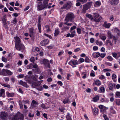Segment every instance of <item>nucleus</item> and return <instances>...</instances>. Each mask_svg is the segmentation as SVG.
<instances>
[{"instance_id":"f257e3e1","label":"nucleus","mask_w":120,"mask_h":120,"mask_svg":"<svg viewBox=\"0 0 120 120\" xmlns=\"http://www.w3.org/2000/svg\"><path fill=\"white\" fill-rule=\"evenodd\" d=\"M75 17L73 14L71 12H69L67 14L66 17L65 19V21H67V22L68 21L72 22Z\"/></svg>"},{"instance_id":"f03ea898","label":"nucleus","mask_w":120,"mask_h":120,"mask_svg":"<svg viewBox=\"0 0 120 120\" xmlns=\"http://www.w3.org/2000/svg\"><path fill=\"white\" fill-rule=\"evenodd\" d=\"M92 2H88L86 4L83 6V8L82 9V12L84 13L86 12V11L87 10L90 8L91 6L92 5Z\"/></svg>"},{"instance_id":"7ed1b4c3","label":"nucleus","mask_w":120,"mask_h":120,"mask_svg":"<svg viewBox=\"0 0 120 120\" xmlns=\"http://www.w3.org/2000/svg\"><path fill=\"white\" fill-rule=\"evenodd\" d=\"M93 21L96 22H99L101 20V17L99 16V14L97 13L93 14Z\"/></svg>"},{"instance_id":"20e7f679","label":"nucleus","mask_w":120,"mask_h":120,"mask_svg":"<svg viewBox=\"0 0 120 120\" xmlns=\"http://www.w3.org/2000/svg\"><path fill=\"white\" fill-rule=\"evenodd\" d=\"M15 48L17 50L19 51L23 50L25 48L24 45L22 44L15 45Z\"/></svg>"},{"instance_id":"39448f33","label":"nucleus","mask_w":120,"mask_h":120,"mask_svg":"<svg viewBox=\"0 0 120 120\" xmlns=\"http://www.w3.org/2000/svg\"><path fill=\"white\" fill-rule=\"evenodd\" d=\"M37 9L39 11H41L45 8L44 5H42L41 2H37Z\"/></svg>"},{"instance_id":"423d86ee","label":"nucleus","mask_w":120,"mask_h":120,"mask_svg":"<svg viewBox=\"0 0 120 120\" xmlns=\"http://www.w3.org/2000/svg\"><path fill=\"white\" fill-rule=\"evenodd\" d=\"M0 117L2 120H7L8 115L7 113L1 112L0 114Z\"/></svg>"},{"instance_id":"0eeeda50","label":"nucleus","mask_w":120,"mask_h":120,"mask_svg":"<svg viewBox=\"0 0 120 120\" xmlns=\"http://www.w3.org/2000/svg\"><path fill=\"white\" fill-rule=\"evenodd\" d=\"M71 6V3L70 2H67L66 4H65L62 7V9H69Z\"/></svg>"},{"instance_id":"6e6552de","label":"nucleus","mask_w":120,"mask_h":120,"mask_svg":"<svg viewBox=\"0 0 120 120\" xmlns=\"http://www.w3.org/2000/svg\"><path fill=\"white\" fill-rule=\"evenodd\" d=\"M49 41L48 39H45L41 41L40 43V45L42 46H44L46 45L47 44Z\"/></svg>"},{"instance_id":"1a4fd4ad","label":"nucleus","mask_w":120,"mask_h":120,"mask_svg":"<svg viewBox=\"0 0 120 120\" xmlns=\"http://www.w3.org/2000/svg\"><path fill=\"white\" fill-rule=\"evenodd\" d=\"M41 17L39 16L38 17V28L39 30V31L40 33L41 32V25L40 23L41 22Z\"/></svg>"},{"instance_id":"9d476101","label":"nucleus","mask_w":120,"mask_h":120,"mask_svg":"<svg viewBox=\"0 0 120 120\" xmlns=\"http://www.w3.org/2000/svg\"><path fill=\"white\" fill-rule=\"evenodd\" d=\"M110 3L111 4L116 5L119 3V0H109Z\"/></svg>"},{"instance_id":"9b49d317","label":"nucleus","mask_w":120,"mask_h":120,"mask_svg":"<svg viewBox=\"0 0 120 120\" xmlns=\"http://www.w3.org/2000/svg\"><path fill=\"white\" fill-rule=\"evenodd\" d=\"M75 33V31L74 30L71 33V34L69 33L67 34L66 37H68L70 36L72 38L74 36Z\"/></svg>"},{"instance_id":"f8f14e48","label":"nucleus","mask_w":120,"mask_h":120,"mask_svg":"<svg viewBox=\"0 0 120 120\" xmlns=\"http://www.w3.org/2000/svg\"><path fill=\"white\" fill-rule=\"evenodd\" d=\"M111 25V24L110 23H108L107 22H104L103 24V26L105 28H109Z\"/></svg>"},{"instance_id":"ddd939ff","label":"nucleus","mask_w":120,"mask_h":120,"mask_svg":"<svg viewBox=\"0 0 120 120\" xmlns=\"http://www.w3.org/2000/svg\"><path fill=\"white\" fill-rule=\"evenodd\" d=\"M100 54L98 52H97L93 53L92 54V56L93 57L95 58H97L100 56Z\"/></svg>"},{"instance_id":"4468645a","label":"nucleus","mask_w":120,"mask_h":120,"mask_svg":"<svg viewBox=\"0 0 120 120\" xmlns=\"http://www.w3.org/2000/svg\"><path fill=\"white\" fill-rule=\"evenodd\" d=\"M2 96L3 98L5 97V90L3 89H1L0 92V97Z\"/></svg>"},{"instance_id":"2eb2a0df","label":"nucleus","mask_w":120,"mask_h":120,"mask_svg":"<svg viewBox=\"0 0 120 120\" xmlns=\"http://www.w3.org/2000/svg\"><path fill=\"white\" fill-rule=\"evenodd\" d=\"M3 71L4 72H6L7 74L9 75H11L13 74L12 72L7 69H3Z\"/></svg>"},{"instance_id":"dca6fc26","label":"nucleus","mask_w":120,"mask_h":120,"mask_svg":"<svg viewBox=\"0 0 120 120\" xmlns=\"http://www.w3.org/2000/svg\"><path fill=\"white\" fill-rule=\"evenodd\" d=\"M40 82V81L33 82L32 84V86L34 88L38 86Z\"/></svg>"},{"instance_id":"f3484780","label":"nucleus","mask_w":120,"mask_h":120,"mask_svg":"<svg viewBox=\"0 0 120 120\" xmlns=\"http://www.w3.org/2000/svg\"><path fill=\"white\" fill-rule=\"evenodd\" d=\"M20 40L19 38L18 37L16 38V42L15 43V45L21 44L20 43Z\"/></svg>"},{"instance_id":"a211bd4d","label":"nucleus","mask_w":120,"mask_h":120,"mask_svg":"<svg viewBox=\"0 0 120 120\" xmlns=\"http://www.w3.org/2000/svg\"><path fill=\"white\" fill-rule=\"evenodd\" d=\"M2 20L3 23H4V24H6L7 19L6 15H4L3 16L2 18Z\"/></svg>"},{"instance_id":"6ab92c4d","label":"nucleus","mask_w":120,"mask_h":120,"mask_svg":"<svg viewBox=\"0 0 120 120\" xmlns=\"http://www.w3.org/2000/svg\"><path fill=\"white\" fill-rule=\"evenodd\" d=\"M107 37L109 39H112L113 37V35H112L111 32L109 31L107 33Z\"/></svg>"},{"instance_id":"aec40b11","label":"nucleus","mask_w":120,"mask_h":120,"mask_svg":"<svg viewBox=\"0 0 120 120\" xmlns=\"http://www.w3.org/2000/svg\"><path fill=\"white\" fill-rule=\"evenodd\" d=\"M99 37L102 40L105 41L106 39V37L104 35L102 34H100Z\"/></svg>"},{"instance_id":"412c9836","label":"nucleus","mask_w":120,"mask_h":120,"mask_svg":"<svg viewBox=\"0 0 120 120\" xmlns=\"http://www.w3.org/2000/svg\"><path fill=\"white\" fill-rule=\"evenodd\" d=\"M109 89L110 90H112L113 89V85L111 82H109L108 84Z\"/></svg>"},{"instance_id":"4be33fe9","label":"nucleus","mask_w":120,"mask_h":120,"mask_svg":"<svg viewBox=\"0 0 120 120\" xmlns=\"http://www.w3.org/2000/svg\"><path fill=\"white\" fill-rule=\"evenodd\" d=\"M86 16L89 18L90 19L92 20V21H93V16H92L90 14H86Z\"/></svg>"},{"instance_id":"5701e85b","label":"nucleus","mask_w":120,"mask_h":120,"mask_svg":"<svg viewBox=\"0 0 120 120\" xmlns=\"http://www.w3.org/2000/svg\"><path fill=\"white\" fill-rule=\"evenodd\" d=\"M99 97L98 96H97L93 98V101L94 102H96L98 100H99Z\"/></svg>"},{"instance_id":"b1692460","label":"nucleus","mask_w":120,"mask_h":120,"mask_svg":"<svg viewBox=\"0 0 120 120\" xmlns=\"http://www.w3.org/2000/svg\"><path fill=\"white\" fill-rule=\"evenodd\" d=\"M0 84L3 86L7 87L8 88H10V85L8 84H2V83H0Z\"/></svg>"},{"instance_id":"393cba45","label":"nucleus","mask_w":120,"mask_h":120,"mask_svg":"<svg viewBox=\"0 0 120 120\" xmlns=\"http://www.w3.org/2000/svg\"><path fill=\"white\" fill-rule=\"evenodd\" d=\"M95 43L97 45H99V46H101L103 44L102 42V41H100L99 42L98 40L96 41Z\"/></svg>"},{"instance_id":"a878e982","label":"nucleus","mask_w":120,"mask_h":120,"mask_svg":"<svg viewBox=\"0 0 120 120\" xmlns=\"http://www.w3.org/2000/svg\"><path fill=\"white\" fill-rule=\"evenodd\" d=\"M60 31H59V29H57L55 30V32L54 33V36L56 37L59 34Z\"/></svg>"},{"instance_id":"bb28decb","label":"nucleus","mask_w":120,"mask_h":120,"mask_svg":"<svg viewBox=\"0 0 120 120\" xmlns=\"http://www.w3.org/2000/svg\"><path fill=\"white\" fill-rule=\"evenodd\" d=\"M36 89L39 91H41L43 89V87L40 84L38 86V87L36 88Z\"/></svg>"},{"instance_id":"cd10ccee","label":"nucleus","mask_w":120,"mask_h":120,"mask_svg":"<svg viewBox=\"0 0 120 120\" xmlns=\"http://www.w3.org/2000/svg\"><path fill=\"white\" fill-rule=\"evenodd\" d=\"M48 2L45 0L43 2V5L45 7V8H47L48 6Z\"/></svg>"},{"instance_id":"c85d7f7f","label":"nucleus","mask_w":120,"mask_h":120,"mask_svg":"<svg viewBox=\"0 0 120 120\" xmlns=\"http://www.w3.org/2000/svg\"><path fill=\"white\" fill-rule=\"evenodd\" d=\"M96 84L98 86H99L101 84V83L99 80H97L95 81Z\"/></svg>"},{"instance_id":"c756f323","label":"nucleus","mask_w":120,"mask_h":120,"mask_svg":"<svg viewBox=\"0 0 120 120\" xmlns=\"http://www.w3.org/2000/svg\"><path fill=\"white\" fill-rule=\"evenodd\" d=\"M116 104L118 105H120V99H116Z\"/></svg>"},{"instance_id":"7c9ffc66","label":"nucleus","mask_w":120,"mask_h":120,"mask_svg":"<svg viewBox=\"0 0 120 120\" xmlns=\"http://www.w3.org/2000/svg\"><path fill=\"white\" fill-rule=\"evenodd\" d=\"M101 4V2L100 1H97L95 2V4L98 6H99Z\"/></svg>"},{"instance_id":"2f4dec72","label":"nucleus","mask_w":120,"mask_h":120,"mask_svg":"<svg viewBox=\"0 0 120 120\" xmlns=\"http://www.w3.org/2000/svg\"><path fill=\"white\" fill-rule=\"evenodd\" d=\"M43 64L45 65L46 64L49 62V61L47 59H44L43 60Z\"/></svg>"},{"instance_id":"473e14b6","label":"nucleus","mask_w":120,"mask_h":120,"mask_svg":"<svg viewBox=\"0 0 120 120\" xmlns=\"http://www.w3.org/2000/svg\"><path fill=\"white\" fill-rule=\"evenodd\" d=\"M69 101V99L68 98H66L65 99H64L63 102V103L64 104H65L67 103Z\"/></svg>"},{"instance_id":"72a5a7b5","label":"nucleus","mask_w":120,"mask_h":120,"mask_svg":"<svg viewBox=\"0 0 120 120\" xmlns=\"http://www.w3.org/2000/svg\"><path fill=\"white\" fill-rule=\"evenodd\" d=\"M115 31L116 32L118 35H120V31L118 29L116 28H115Z\"/></svg>"},{"instance_id":"f704fd0d","label":"nucleus","mask_w":120,"mask_h":120,"mask_svg":"<svg viewBox=\"0 0 120 120\" xmlns=\"http://www.w3.org/2000/svg\"><path fill=\"white\" fill-rule=\"evenodd\" d=\"M116 95H115V97L116 98L120 96V92H116Z\"/></svg>"},{"instance_id":"c9c22d12","label":"nucleus","mask_w":120,"mask_h":120,"mask_svg":"<svg viewBox=\"0 0 120 120\" xmlns=\"http://www.w3.org/2000/svg\"><path fill=\"white\" fill-rule=\"evenodd\" d=\"M112 54L113 56L116 59L117 56V53L116 52H112Z\"/></svg>"},{"instance_id":"e433bc0d","label":"nucleus","mask_w":120,"mask_h":120,"mask_svg":"<svg viewBox=\"0 0 120 120\" xmlns=\"http://www.w3.org/2000/svg\"><path fill=\"white\" fill-rule=\"evenodd\" d=\"M45 27L46 28L47 32H48L50 31V29L49 28V26L48 25H46L45 26Z\"/></svg>"},{"instance_id":"4c0bfd02","label":"nucleus","mask_w":120,"mask_h":120,"mask_svg":"<svg viewBox=\"0 0 120 120\" xmlns=\"http://www.w3.org/2000/svg\"><path fill=\"white\" fill-rule=\"evenodd\" d=\"M81 30L79 28H77V31L78 34H80L81 33Z\"/></svg>"},{"instance_id":"58836bf2","label":"nucleus","mask_w":120,"mask_h":120,"mask_svg":"<svg viewBox=\"0 0 120 120\" xmlns=\"http://www.w3.org/2000/svg\"><path fill=\"white\" fill-rule=\"evenodd\" d=\"M2 61L5 63H6L7 62V59L4 57H2Z\"/></svg>"},{"instance_id":"ea45409f","label":"nucleus","mask_w":120,"mask_h":120,"mask_svg":"<svg viewBox=\"0 0 120 120\" xmlns=\"http://www.w3.org/2000/svg\"><path fill=\"white\" fill-rule=\"evenodd\" d=\"M71 63L74 65H75L77 64V60H71Z\"/></svg>"},{"instance_id":"a19ab883","label":"nucleus","mask_w":120,"mask_h":120,"mask_svg":"<svg viewBox=\"0 0 120 120\" xmlns=\"http://www.w3.org/2000/svg\"><path fill=\"white\" fill-rule=\"evenodd\" d=\"M103 117L104 118L105 120H109V119L108 117L105 114H103Z\"/></svg>"},{"instance_id":"79ce46f5","label":"nucleus","mask_w":120,"mask_h":120,"mask_svg":"<svg viewBox=\"0 0 120 120\" xmlns=\"http://www.w3.org/2000/svg\"><path fill=\"white\" fill-rule=\"evenodd\" d=\"M58 109L61 111V112H64V111L65 110V108L63 107H62L61 108H59Z\"/></svg>"},{"instance_id":"37998d69","label":"nucleus","mask_w":120,"mask_h":120,"mask_svg":"<svg viewBox=\"0 0 120 120\" xmlns=\"http://www.w3.org/2000/svg\"><path fill=\"white\" fill-rule=\"evenodd\" d=\"M12 120H19V118L17 116H15L14 117Z\"/></svg>"},{"instance_id":"c03bdc74","label":"nucleus","mask_w":120,"mask_h":120,"mask_svg":"<svg viewBox=\"0 0 120 120\" xmlns=\"http://www.w3.org/2000/svg\"><path fill=\"white\" fill-rule=\"evenodd\" d=\"M85 61L87 63H90V59L88 57H86L85 59Z\"/></svg>"},{"instance_id":"a18cd8bd","label":"nucleus","mask_w":120,"mask_h":120,"mask_svg":"<svg viewBox=\"0 0 120 120\" xmlns=\"http://www.w3.org/2000/svg\"><path fill=\"white\" fill-rule=\"evenodd\" d=\"M107 58L110 61H112L113 60L112 58L110 56H108L107 57Z\"/></svg>"},{"instance_id":"49530a36","label":"nucleus","mask_w":120,"mask_h":120,"mask_svg":"<svg viewBox=\"0 0 120 120\" xmlns=\"http://www.w3.org/2000/svg\"><path fill=\"white\" fill-rule=\"evenodd\" d=\"M62 29L66 31L68 30L69 29V27L68 26H65L62 28Z\"/></svg>"},{"instance_id":"de8ad7c7","label":"nucleus","mask_w":120,"mask_h":120,"mask_svg":"<svg viewBox=\"0 0 120 120\" xmlns=\"http://www.w3.org/2000/svg\"><path fill=\"white\" fill-rule=\"evenodd\" d=\"M22 86H25L27 88L28 87V85H27L26 83L25 82H24L23 84L22 85Z\"/></svg>"},{"instance_id":"09e8293b","label":"nucleus","mask_w":120,"mask_h":120,"mask_svg":"<svg viewBox=\"0 0 120 120\" xmlns=\"http://www.w3.org/2000/svg\"><path fill=\"white\" fill-rule=\"evenodd\" d=\"M94 112L96 113H97L98 112V108H94Z\"/></svg>"},{"instance_id":"8fccbe9b","label":"nucleus","mask_w":120,"mask_h":120,"mask_svg":"<svg viewBox=\"0 0 120 120\" xmlns=\"http://www.w3.org/2000/svg\"><path fill=\"white\" fill-rule=\"evenodd\" d=\"M76 28V26H74L71 27L70 29V32H71V31L75 29Z\"/></svg>"},{"instance_id":"3c124183","label":"nucleus","mask_w":120,"mask_h":120,"mask_svg":"<svg viewBox=\"0 0 120 120\" xmlns=\"http://www.w3.org/2000/svg\"><path fill=\"white\" fill-rule=\"evenodd\" d=\"M24 74H20L18 76V77L19 78H22L24 77Z\"/></svg>"},{"instance_id":"603ef678","label":"nucleus","mask_w":120,"mask_h":120,"mask_svg":"<svg viewBox=\"0 0 120 120\" xmlns=\"http://www.w3.org/2000/svg\"><path fill=\"white\" fill-rule=\"evenodd\" d=\"M90 42L91 43H93L94 42V38H91L90 39Z\"/></svg>"},{"instance_id":"864d4df0","label":"nucleus","mask_w":120,"mask_h":120,"mask_svg":"<svg viewBox=\"0 0 120 120\" xmlns=\"http://www.w3.org/2000/svg\"><path fill=\"white\" fill-rule=\"evenodd\" d=\"M13 23L14 24H15L17 23V20L16 19V18H14L13 20Z\"/></svg>"},{"instance_id":"5fc2aeb1","label":"nucleus","mask_w":120,"mask_h":120,"mask_svg":"<svg viewBox=\"0 0 120 120\" xmlns=\"http://www.w3.org/2000/svg\"><path fill=\"white\" fill-rule=\"evenodd\" d=\"M4 79L6 82H8L9 80V78L8 77H5Z\"/></svg>"},{"instance_id":"6e6d98bb","label":"nucleus","mask_w":120,"mask_h":120,"mask_svg":"<svg viewBox=\"0 0 120 120\" xmlns=\"http://www.w3.org/2000/svg\"><path fill=\"white\" fill-rule=\"evenodd\" d=\"M66 118L67 119L71 118L70 116V115L69 113H67V115L66 116Z\"/></svg>"},{"instance_id":"4d7b16f0","label":"nucleus","mask_w":120,"mask_h":120,"mask_svg":"<svg viewBox=\"0 0 120 120\" xmlns=\"http://www.w3.org/2000/svg\"><path fill=\"white\" fill-rule=\"evenodd\" d=\"M57 83L58 85H60V86H61L62 85L63 83L62 82L60 81H58L57 82Z\"/></svg>"},{"instance_id":"13d9d810","label":"nucleus","mask_w":120,"mask_h":120,"mask_svg":"<svg viewBox=\"0 0 120 120\" xmlns=\"http://www.w3.org/2000/svg\"><path fill=\"white\" fill-rule=\"evenodd\" d=\"M30 61L32 62H34V58L33 57H31L30 59Z\"/></svg>"},{"instance_id":"bf43d9fd","label":"nucleus","mask_w":120,"mask_h":120,"mask_svg":"<svg viewBox=\"0 0 120 120\" xmlns=\"http://www.w3.org/2000/svg\"><path fill=\"white\" fill-rule=\"evenodd\" d=\"M106 55L105 53H101L100 54V56L102 58H103Z\"/></svg>"},{"instance_id":"052dcab7","label":"nucleus","mask_w":120,"mask_h":120,"mask_svg":"<svg viewBox=\"0 0 120 120\" xmlns=\"http://www.w3.org/2000/svg\"><path fill=\"white\" fill-rule=\"evenodd\" d=\"M41 107L44 109H46V107H45V105L44 104L42 103L41 104Z\"/></svg>"},{"instance_id":"680f3d73","label":"nucleus","mask_w":120,"mask_h":120,"mask_svg":"<svg viewBox=\"0 0 120 120\" xmlns=\"http://www.w3.org/2000/svg\"><path fill=\"white\" fill-rule=\"evenodd\" d=\"M32 102L33 103V104H31V106H32V105H33V104H35L36 105L37 104V103L36 101H35L34 100H33L32 101Z\"/></svg>"},{"instance_id":"e2e57ef3","label":"nucleus","mask_w":120,"mask_h":120,"mask_svg":"<svg viewBox=\"0 0 120 120\" xmlns=\"http://www.w3.org/2000/svg\"><path fill=\"white\" fill-rule=\"evenodd\" d=\"M100 90L102 92H104L105 91V88L104 87H101L100 88Z\"/></svg>"},{"instance_id":"0e129e2a","label":"nucleus","mask_w":120,"mask_h":120,"mask_svg":"<svg viewBox=\"0 0 120 120\" xmlns=\"http://www.w3.org/2000/svg\"><path fill=\"white\" fill-rule=\"evenodd\" d=\"M117 58L116 59H117L120 57V52H118L117 53Z\"/></svg>"},{"instance_id":"69168bd1","label":"nucleus","mask_w":120,"mask_h":120,"mask_svg":"<svg viewBox=\"0 0 120 120\" xmlns=\"http://www.w3.org/2000/svg\"><path fill=\"white\" fill-rule=\"evenodd\" d=\"M116 76L115 74H113L112 76V79H116Z\"/></svg>"},{"instance_id":"338daca9","label":"nucleus","mask_w":120,"mask_h":120,"mask_svg":"<svg viewBox=\"0 0 120 120\" xmlns=\"http://www.w3.org/2000/svg\"><path fill=\"white\" fill-rule=\"evenodd\" d=\"M29 31L30 33L31 34L33 33L34 29L32 28H31L30 29Z\"/></svg>"},{"instance_id":"774afa93","label":"nucleus","mask_w":120,"mask_h":120,"mask_svg":"<svg viewBox=\"0 0 120 120\" xmlns=\"http://www.w3.org/2000/svg\"><path fill=\"white\" fill-rule=\"evenodd\" d=\"M98 49V47L96 46H94L93 47V49L94 50H97Z\"/></svg>"}]
</instances>
